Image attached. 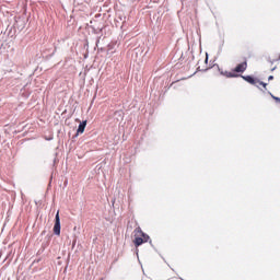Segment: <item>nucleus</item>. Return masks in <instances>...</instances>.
Returning a JSON list of instances; mask_svg holds the SVG:
<instances>
[{
    "label": "nucleus",
    "mask_w": 280,
    "mask_h": 280,
    "mask_svg": "<svg viewBox=\"0 0 280 280\" xmlns=\"http://www.w3.org/2000/svg\"><path fill=\"white\" fill-rule=\"evenodd\" d=\"M271 97H272V100H275V102H278L280 104V98L279 97H277V96H275L272 94H271Z\"/></svg>",
    "instance_id": "obj_7"
},
{
    "label": "nucleus",
    "mask_w": 280,
    "mask_h": 280,
    "mask_svg": "<svg viewBox=\"0 0 280 280\" xmlns=\"http://www.w3.org/2000/svg\"><path fill=\"white\" fill-rule=\"evenodd\" d=\"M150 241V235L143 233L141 228H137L135 230V238H133V244L136 248H139L142 244H147V242Z\"/></svg>",
    "instance_id": "obj_2"
},
{
    "label": "nucleus",
    "mask_w": 280,
    "mask_h": 280,
    "mask_svg": "<svg viewBox=\"0 0 280 280\" xmlns=\"http://www.w3.org/2000/svg\"><path fill=\"white\" fill-rule=\"evenodd\" d=\"M85 128H86V120H83L82 122H80L78 127L77 135H82Z\"/></svg>",
    "instance_id": "obj_5"
},
{
    "label": "nucleus",
    "mask_w": 280,
    "mask_h": 280,
    "mask_svg": "<svg viewBox=\"0 0 280 280\" xmlns=\"http://www.w3.org/2000/svg\"><path fill=\"white\" fill-rule=\"evenodd\" d=\"M268 80H275L273 75H269Z\"/></svg>",
    "instance_id": "obj_8"
},
{
    "label": "nucleus",
    "mask_w": 280,
    "mask_h": 280,
    "mask_svg": "<svg viewBox=\"0 0 280 280\" xmlns=\"http://www.w3.org/2000/svg\"><path fill=\"white\" fill-rule=\"evenodd\" d=\"M256 84H259L260 86H264V89H266V86H268V83H265V82L259 81V80L256 81Z\"/></svg>",
    "instance_id": "obj_6"
},
{
    "label": "nucleus",
    "mask_w": 280,
    "mask_h": 280,
    "mask_svg": "<svg viewBox=\"0 0 280 280\" xmlns=\"http://www.w3.org/2000/svg\"><path fill=\"white\" fill-rule=\"evenodd\" d=\"M55 235H60V211H57L54 225Z\"/></svg>",
    "instance_id": "obj_3"
},
{
    "label": "nucleus",
    "mask_w": 280,
    "mask_h": 280,
    "mask_svg": "<svg viewBox=\"0 0 280 280\" xmlns=\"http://www.w3.org/2000/svg\"><path fill=\"white\" fill-rule=\"evenodd\" d=\"M246 69H248V62L243 61L242 63H238L232 71L222 72V75L225 78H240L238 73H244Z\"/></svg>",
    "instance_id": "obj_1"
},
{
    "label": "nucleus",
    "mask_w": 280,
    "mask_h": 280,
    "mask_svg": "<svg viewBox=\"0 0 280 280\" xmlns=\"http://www.w3.org/2000/svg\"><path fill=\"white\" fill-rule=\"evenodd\" d=\"M245 82H248V84H253L254 86H257V80L250 75L242 77Z\"/></svg>",
    "instance_id": "obj_4"
}]
</instances>
